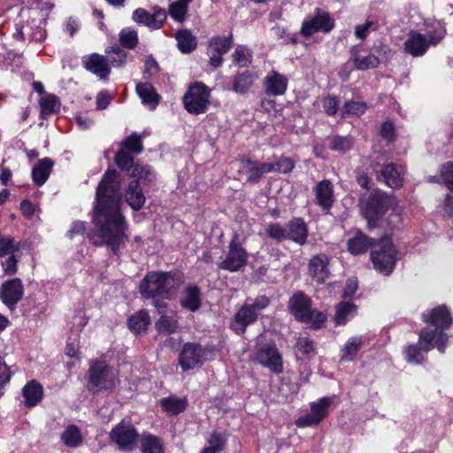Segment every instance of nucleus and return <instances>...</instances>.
Masks as SVG:
<instances>
[{"label": "nucleus", "instance_id": "nucleus-1", "mask_svg": "<svg viewBox=\"0 0 453 453\" xmlns=\"http://www.w3.org/2000/svg\"><path fill=\"white\" fill-rule=\"evenodd\" d=\"M120 188V173L116 169L108 167L96 188L91 211L92 223L101 240L88 236L94 246L105 245L118 257L128 240V223L122 211L123 196Z\"/></svg>", "mask_w": 453, "mask_h": 453}, {"label": "nucleus", "instance_id": "nucleus-2", "mask_svg": "<svg viewBox=\"0 0 453 453\" xmlns=\"http://www.w3.org/2000/svg\"><path fill=\"white\" fill-rule=\"evenodd\" d=\"M183 281L184 273L180 270L150 271L140 281L139 292L143 298L172 300Z\"/></svg>", "mask_w": 453, "mask_h": 453}, {"label": "nucleus", "instance_id": "nucleus-3", "mask_svg": "<svg viewBox=\"0 0 453 453\" xmlns=\"http://www.w3.org/2000/svg\"><path fill=\"white\" fill-rule=\"evenodd\" d=\"M313 301L303 290L295 291L288 302V310L291 316L300 323L309 326V328L319 331L325 326L327 313L312 307Z\"/></svg>", "mask_w": 453, "mask_h": 453}, {"label": "nucleus", "instance_id": "nucleus-4", "mask_svg": "<svg viewBox=\"0 0 453 453\" xmlns=\"http://www.w3.org/2000/svg\"><path fill=\"white\" fill-rule=\"evenodd\" d=\"M434 348L441 354L445 352V336L441 332L430 331L428 326H425L418 333V343L407 345L403 354L408 363L423 365L427 360L423 352L427 353Z\"/></svg>", "mask_w": 453, "mask_h": 453}, {"label": "nucleus", "instance_id": "nucleus-5", "mask_svg": "<svg viewBox=\"0 0 453 453\" xmlns=\"http://www.w3.org/2000/svg\"><path fill=\"white\" fill-rule=\"evenodd\" d=\"M127 173L131 180L125 188L124 198L133 211H139L146 203L143 188L153 182L156 177L151 166L144 164H137Z\"/></svg>", "mask_w": 453, "mask_h": 453}, {"label": "nucleus", "instance_id": "nucleus-6", "mask_svg": "<svg viewBox=\"0 0 453 453\" xmlns=\"http://www.w3.org/2000/svg\"><path fill=\"white\" fill-rule=\"evenodd\" d=\"M117 378L110 365L101 359L89 361L87 372V388L90 393L111 392L116 388Z\"/></svg>", "mask_w": 453, "mask_h": 453}, {"label": "nucleus", "instance_id": "nucleus-7", "mask_svg": "<svg viewBox=\"0 0 453 453\" xmlns=\"http://www.w3.org/2000/svg\"><path fill=\"white\" fill-rule=\"evenodd\" d=\"M398 251L388 236L378 239L370 252V259L373 268L385 276H389L395 270Z\"/></svg>", "mask_w": 453, "mask_h": 453}, {"label": "nucleus", "instance_id": "nucleus-8", "mask_svg": "<svg viewBox=\"0 0 453 453\" xmlns=\"http://www.w3.org/2000/svg\"><path fill=\"white\" fill-rule=\"evenodd\" d=\"M391 198L386 193L374 190L363 202L361 211L367 221V228L372 230L379 226L380 221L391 207Z\"/></svg>", "mask_w": 453, "mask_h": 453}, {"label": "nucleus", "instance_id": "nucleus-9", "mask_svg": "<svg viewBox=\"0 0 453 453\" xmlns=\"http://www.w3.org/2000/svg\"><path fill=\"white\" fill-rule=\"evenodd\" d=\"M142 151V136L137 133H132L120 142L113 162L120 171L129 173L137 164H142L140 160L134 158V156L141 154Z\"/></svg>", "mask_w": 453, "mask_h": 453}, {"label": "nucleus", "instance_id": "nucleus-10", "mask_svg": "<svg viewBox=\"0 0 453 453\" xmlns=\"http://www.w3.org/2000/svg\"><path fill=\"white\" fill-rule=\"evenodd\" d=\"M211 89L202 81L189 84L182 96L184 109L192 115L205 113L211 105Z\"/></svg>", "mask_w": 453, "mask_h": 453}, {"label": "nucleus", "instance_id": "nucleus-11", "mask_svg": "<svg viewBox=\"0 0 453 453\" xmlns=\"http://www.w3.org/2000/svg\"><path fill=\"white\" fill-rule=\"evenodd\" d=\"M212 350V347H204L198 342H185L178 357V364L181 371L188 372L203 365L207 360L206 356Z\"/></svg>", "mask_w": 453, "mask_h": 453}, {"label": "nucleus", "instance_id": "nucleus-12", "mask_svg": "<svg viewBox=\"0 0 453 453\" xmlns=\"http://www.w3.org/2000/svg\"><path fill=\"white\" fill-rule=\"evenodd\" d=\"M139 433L136 427L122 419L109 433V440L124 452L133 451L138 443Z\"/></svg>", "mask_w": 453, "mask_h": 453}, {"label": "nucleus", "instance_id": "nucleus-13", "mask_svg": "<svg viewBox=\"0 0 453 453\" xmlns=\"http://www.w3.org/2000/svg\"><path fill=\"white\" fill-rule=\"evenodd\" d=\"M421 319L424 323L434 326L430 331L441 332L445 336V348L448 346L449 336L445 333L453 324V316L449 307L445 304H440L432 309H427L421 314Z\"/></svg>", "mask_w": 453, "mask_h": 453}, {"label": "nucleus", "instance_id": "nucleus-14", "mask_svg": "<svg viewBox=\"0 0 453 453\" xmlns=\"http://www.w3.org/2000/svg\"><path fill=\"white\" fill-rule=\"evenodd\" d=\"M334 27L335 22L331 14L321 8H316L312 17L303 19L300 35L303 37H310L318 32L328 34Z\"/></svg>", "mask_w": 453, "mask_h": 453}, {"label": "nucleus", "instance_id": "nucleus-15", "mask_svg": "<svg viewBox=\"0 0 453 453\" xmlns=\"http://www.w3.org/2000/svg\"><path fill=\"white\" fill-rule=\"evenodd\" d=\"M248 263V252L242 247L239 237L234 234L228 244V253L219 265V268L231 273L238 272Z\"/></svg>", "mask_w": 453, "mask_h": 453}, {"label": "nucleus", "instance_id": "nucleus-16", "mask_svg": "<svg viewBox=\"0 0 453 453\" xmlns=\"http://www.w3.org/2000/svg\"><path fill=\"white\" fill-rule=\"evenodd\" d=\"M255 360L275 374L283 372L282 356L273 342L265 343L257 347Z\"/></svg>", "mask_w": 453, "mask_h": 453}, {"label": "nucleus", "instance_id": "nucleus-17", "mask_svg": "<svg viewBox=\"0 0 453 453\" xmlns=\"http://www.w3.org/2000/svg\"><path fill=\"white\" fill-rule=\"evenodd\" d=\"M23 296L24 285L19 278L8 279L1 284L0 300L11 311L16 309Z\"/></svg>", "mask_w": 453, "mask_h": 453}, {"label": "nucleus", "instance_id": "nucleus-18", "mask_svg": "<svg viewBox=\"0 0 453 453\" xmlns=\"http://www.w3.org/2000/svg\"><path fill=\"white\" fill-rule=\"evenodd\" d=\"M313 203L320 208L324 214H330L335 202L334 189L332 181L324 179L319 181L312 188Z\"/></svg>", "mask_w": 453, "mask_h": 453}, {"label": "nucleus", "instance_id": "nucleus-19", "mask_svg": "<svg viewBox=\"0 0 453 453\" xmlns=\"http://www.w3.org/2000/svg\"><path fill=\"white\" fill-rule=\"evenodd\" d=\"M132 19L140 25L157 30L164 26L167 19V13L165 9L157 5L153 7L152 13L144 8H137L133 12Z\"/></svg>", "mask_w": 453, "mask_h": 453}, {"label": "nucleus", "instance_id": "nucleus-20", "mask_svg": "<svg viewBox=\"0 0 453 453\" xmlns=\"http://www.w3.org/2000/svg\"><path fill=\"white\" fill-rule=\"evenodd\" d=\"M259 313H256L248 303L241 306L231 319L229 328L237 335H243L249 326L256 323Z\"/></svg>", "mask_w": 453, "mask_h": 453}, {"label": "nucleus", "instance_id": "nucleus-21", "mask_svg": "<svg viewBox=\"0 0 453 453\" xmlns=\"http://www.w3.org/2000/svg\"><path fill=\"white\" fill-rule=\"evenodd\" d=\"M242 172L246 176V182L250 184H257L261 181L264 174L269 173L267 163L253 160L249 157H242L240 159Z\"/></svg>", "mask_w": 453, "mask_h": 453}, {"label": "nucleus", "instance_id": "nucleus-22", "mask_svg": "<svg viewBox=\"0 0 453 453\" xmlns=\"http://www.w3.org/2000/svg\"><path fill=\"white\" fill-rule=\"evenodd\" d=\"M330 259L325 253L313 256L308 263V273L317 285H322L330 275Z\"/></svg>", "mask_w": 453, "mask_h": 453}, {"label": "nucleus", "instance_id": "nucleus-23", "mask_svg": "<svg viewBox=\"0 0 453 453\" xmlns=\"http://www.w3.org/2000/svg\"><path fill=\"white\" fill-rule=\"evenodd\" d=\"M288 85V79L276 70L270 71L263 80V88L266 96H283Z\"/></svg>", "mask_w": 453, "mask_h": 453}, {"label": "nucleus", "instance_id": "nucleus-24", "mask_svg": "<svg viewBox=\"0 0 453 453\" xmlns=\"http://www.w3.org/2000/svg\"><path fill=\"white\" fill-rule=\"evenodd\" d=\"M83 67L102 80L107 79L111 73V65L106 58L98 53L84 56L81 59Z\"/></svg>", "mask_w": 453, "mask_h": 453}, {"label": "nucleus", "instance_id": "nucleus-25", "mask_svg": "<svg viewBox=\"0 0 453 453\" xmlns=\"http://www.w3.org/2000/svg\"><path fill=\"white\" fill-rule=\"evenodd\" d=\"M375 172L377 180L385 183L391 188H400L403 184L400 167L393 162L384 164L380 170Z\"/></svg>", "mask_w": 453, "mask_h": 453}, {"label": "nucleus", "instance_id": "nucleus-26", "mask_svg": "<svg viewBox=\"0 0 453 453\" xmlns=\"http://www.w3.org/2000/svg\"><path fill=\"white\" fill-rule=\"evenodd\" d=\"M429 49L425 35L411 30L403 42V51L413 58L424 56Z\"/></svg>", "mask_w": 453, "mask_h": 453}, {"label": "nucleus", "instance_id": "nucleus-27", "mask_svg": "<svg viewBox=\"0 0 453 453\" xmlns=\"http://www.w3.org/2000/svg\"><path fill=\"white\" fill-rule=\"evenodd\" d=\"M309 235L308 226L303 218L295 217L287 223V240L303 246Z\"/></svg>", "mask_w": 453, "mask_h": 453}, {"label": "nucleus", "instance_id": "nucleus-28", "mask_svg": "<svg viewBox=\"0 0 453 453\" xmlns=\"http://www.w3.org/2000/svg\"><path fill=\"white\" fill-rule=\"evenodd\" d=\"M378 239L369 237L361 230H357L353 237L349 239L347 245L350 254L357 256L372 250Z\"/></svg>", "mask_w": 453, "mask_h": 453}, {"label": "nucleus", "instance_id": "nucleus-29", "mask_svg": "<svg viewBox=\"0 0 453 453\" xmlns=\"http://www.w3.org/2000/svg\"><path fill=\"white\" fill-rule=\"evenodd\" d=\"M180 306L191 312L200 310L202 305V292L198 286L188 285L183 291V296L180 299Z\"/></svg>", "mask_w": 453, "mask_h": 453}, {"label": "nucleus", "instance_id": "nucleus-30", "mask_svg": "<svg viewBox=\"0 0 453 453\" xmlns=\"http://www.w3.org/2000/svg\"><path fill=\"white\" fill-rule=\"evenodd\" d=\"M138 443L141 453H165L163 439L150 432L139 434Z\"/></svg>", "mask_w": 453, "mask_h": 453}, {"label": "nucleus", "instance_id": "nucleus-31", "mask_svg": "<svg viewBox=\"0 0 453 453\" xmlns=\"http://www.w3.org/2000/svg\"><path fill=\"white\" fill-rule=\"evenodd\" d=\"M257 79V75L253 71L237 72L233 78L231 89L236 94H246L253 87Z\"/></svg>", "mask_w": 453, "mask_h": 453}, {"label": "nucleus", "instance_id": "nucleus-32", "mask_svg": "<svg viewBox=\"0 0 453 453\" xmlns=\"http://www.w3.org/2000/svg\"><path fill=\"white\" fill-rule=\"evenodd\" d=\"M135 90L142 103L144 105H148L150 110H155L159 104L160 96L150 82L137 83Z\"/></svg>", "mask_w": 453, "mask_h": 453}, {"label": "nucleus", "instance_id": "nucleus-33", "mask_svg": "<svg viewBox=\"0 0 453 453\" xmlns=\"http://www.w3.org/2000/svg\"><path fill=\"white\" fill-rule=\"evenodd\" d=\"M54 160L50 157H43L40 159L32 169L33 182L37 187H42L48 180L53 166Z\"/></svg>", "mask_w": 453, "mask_h": 453}, {"label": "nucleus", "instance_id": "nucleus-34", "mask_svg": "<svg viewBox=\"0 0 453 453\" xmlns=\"http://www.w3.org/2000/svg\"><path fill=\"white\" fill-rule=\"evenodd\" d=\"M22 395L25 406L35 407L43 398V387L35 380H29L22 388Z\"/></svg>", "mask_w": 453, "mask_h": 453}, {"label": "nucleus", "instance_id": "nucleus-35", "mask_svg": "<svg viewBox=\"0 0 453 453\" xmlns=\"http://www.w3.org/2000/svg\"><path fill=\"white\" fill-rule=\"evenodd\" d=\"M358 306L349 301H342L335 305L334 321L337 326H345L357 315Z\"/></svg>", "mask_w": 453, "mask_h": 453}, {"label": "nucleus", "instance_id": "nucleus-36", "mask_svg": "<svg viewBox=\"0 0 453 453\" xmlns=\"http://www.w3.org/2000/svg\"><path fill=\"white\" fill-rule=\"evenodd\" d=\"M350 55L353 65L357 70L365 71L373 69L378 67L380 63L379 58L374 54L362 57L360 55V48L357 45L351 47Z\"/></svg>", "mask_w": 453, "mask_h": 453}, {"label": "nucleus", "instance_id": "nucleus-37", "mask_svg": "<svg viewBox=\"0 0 453 453\" xmlns=\"http://www.w3.org/2000/svg\"><path fill=\"white\" fill-rule=\"evenodd\" d=\"M159 404L162 411L167 415L176 416L187 409L188 400L186 397L180 398L176 395H169L162 398Z\"/></svg>", "mask_w": 453, "mask_h": 453}, {"label": "nucleus", "instance_id": "nucleus-38", "mask_svg": "<svg viewBox=\"0 0 453 453\" xmlns=\"http://www.w3.org/2000/svg\"><path fill=\"white\" fill-rule=\"evenodd\" d=\"M150 322L149 311L142 309L127 319V326L133 334H140L147 331Z\"/></svg>", "mask_w": 453, "mask_h": 453}, {"label": "nucleus", "instance_id": "nucleus-39", "mask_svg": "<svg viewBox=\"0 0 453 453\" xmlns=\"http://www.w3.org/2000/svg\"><path fill=\"white\" fill-rule=\"evenodd\" d=\"M122 47L115 44L108 46L105 53L109 56V64L113 67H123L128 61H133L134 58Z\"/></svg>", "mask_w": 453, "mask_h": 453}, {"label": "nucleus", "instance_id": "nucleus-40", "mask_svg": "<svg viewBox=\"0 0 453 453\" xmlns=\"http://www.w3.org/2000/svg\"><path fill=\"white\" fill-rule=\"evenodd\" d=\"M180 323L176 312L173 315L161 314L155 322V329L159 334H173L178 332Z\"/></svg>", "mask_w": 453, "mask_h": 453}, {"label": "nucleus", "instance_id": "nucleus-41", "mask_svg": "<svg viewBox=\"0 0 453 453\" xmlns=\"http://www.w3.org/2000/svg\"><path fill=\"white\" fill-rule=\"evenodd\" d=\"M178 49L183 54H189L197 47V40L188 29H179L175 34Z\"/></svg>", "mask_w": 453, "mask_h": 453}, {"label": "nucleus", "instance_id": "nucleus-42", "mask_svg": "<svg viewBox=\"0 0 453 453\" xmlns=\"http://www.w3.org/2000/svg\"><path fill=\"white\" fill-rule=\"evenodd\" d=\"M363 343V336L350 337L341 349V360L354 361Z\"/></svg>", "mask_w": 453, "mask_h": 453}, {"label": "nucleus", "instance_id": "nucleus-43", "mask_svg": "<svg viewBox=\"0 0 453 453\" xmlns=\"http://www.w3.org/2000/svg\"><path fill=\"white\" fill-rule=\"evenodd\" d=\"M40 119H46L50 115L57 112V107L59 105L58 97L54 94H45L39 101Z\"/></svg>", "mask_w": 453, "mask_h": 453}, {"label": "nucleus", "instance_id": "nucleus-44", "mask_svg": "<svg viewBox=\"0 0 453 453\" xmlns=\"http://www.w3.org/2000/svg\"><path fill=\"white\" fill-rule=\"evenodd\" d=\"M267 166L271 168L268 169L269 173L288 174L294 170L296 162L292 158L283 155L280 157L274 156L273 161L267 163Z\"/></svg>", "mask_w": 453, "mask_h": 453}, {"label": "nucleus", "instance_id": "nucleus-45", "mask_svg": "<svg viewBox=\"0 0 453 453\" xmlns=\"http://www.w3.org/2000/svg\"><path fill=\"white\" fill-rule=\"evenodd\" d=\"M119 46L126 50H134L139 43L138 32L131 27H125L119 34Z\"/></svg>", "mask_w": 453, "mask_h": 453}, {"label": "nucleus", "instance_id": "nucleus-46", "mask_svg": "<svg viewBox=\"0 0 453 453\" xmlns=\"http://www.w3.org/2000/svg\"><path fill=\"white\" fill-rule=\"evenodd\" d=\"M61 439L65 446L76 448L82 442L80 428L76 425H69L61 434Z\"/></svg>", "mask_w": 453, "mask_h": 453}, {"label": "nucleus", "instance_id": "nucleus-47", "mask_svg": "<svg viewBox=\"0 0 453 453\" xmlns=\"http://www.w3.org/2000/svg\"><path fill=\"white\" fill-rule=\"evenodd\" d=\"M192 0H176L169 5V15L177 22L182 23L188 14V4Z\"/></svg>", "mask_w": 453, "mask_h": 453}, {"label": "nucleus", "instance_id": "nucleus-48", "mask_svg": "<svg viewBox=\"0 0 453 453\" xmlns=\"http://www.w3.org/2000/svg\"><path fill=\"white\" fill-rule=\"evenodd\" d=\"M333 403V398L323 396L318 402L311 404V412L320 421L324 420L329 414L328 408Z\"/></svg>", "mask_w": 453, "mask_h": 453}, {"label": "nucleus", "instance_id": "nucleus-49", "mask_svg": "<svg viewBox=\"0 0 453 453\" xmlns=\"http://www.w3.org/2000/svg\"><path fill=\"white\" fill-rule=\"evenodd\" d=\"M328 139V148L333 151L345 153L353 147V139L350 136L334 135Z\"/></svg>", "mask_w": 453, "mask_h": 453}, {"label": "nucleus", "instance_id": "nucleus-50", "mask_svg": "<svg viewBox=\"0 0 453 453\" xmlns=\"http://www.w3.org/2000/svg\"><path fill=\"white\" fill-rule=\"evenodd\" d=\"M207 442L208 446H206V448H208L211 450H213L216 453H220L225 449L226 446L227 435L224 432L214 430L211 434V436L208 439Z\"/></svg>", "mask_w": 453, "mask_h": 453}, {"label": "nucleus", "instance_id": "nucleus-51", "mask_svg": "<svg viewBox=\"0 0 453 453\" xmlns=\"http://www.w3.org/2000/svg\"><path fill=\"white\" fill-rule=\"evenodd\" d=\"M447 30L446 27L441 23H436L432 26V28L429 29L426 35V42L430 46H436L439 44L446 36Z\"/></svg>", "mask_w": 453, "mask_h": 453}, {"label": "nucleus", "instance_id": "nucleus-52", "mask_svg": "<svg viewBox=\"0 0 453 453\" xmlns=\"http://www.w3.org/2000/svg\"><path fill=\"white\" fill-rule=\"evenodd\" d=\"M266 234L278 243L287 240V226H284L280 223H270L266 227Z\"/></svg>", "mask_w": 453, "mask_h": 453}, {"label": "nucleus", "instance_id": "nucleus-53", "mask_svg": "<svg viewBox=\"0 0 453 453\" xmlns=\"http://www.w3.org/2000/svg\"><path fill=\"white\" fill-rule=\"evenodd\" d=\"M233 62L239 67H247L252 62V56L245 47L238 45L233 53Z\"/></svg>", "mask_w": 453, "mask_h": 453}, {"label": "nucleus", "instance_id": "nucleus-54", "mask_svg": "<svg viewBox=\"0 0 453 453\" xmlns=\"http://www.w3.org/2000/svg\"><path fill=\"white\" fill-rule=\"evenodd\" d=\"M19 250V245L15 243V240L12 236H3L0 234V257L7 255L15 254Z\"/></svg>", "mask_w": 453, "mask_h": 453}, {"label": "nucleus", "instance_id": "nucleus-55", "mask_svg": "<svg viewBox=\"0 0 453 453\" xmlns=\"http://www.w3.org/2000/svg\"><path fill=\"white\" fill-rule=\"evenodd\" d=\"M233 45V35L230 34L228 36H212L208 41L209 47H215L221 50L223 53H227Z\"/></svg>", "mask_w": 453, "mask_h": 453}, {"label": "nucleus", "instance_id": "nucleus-56", "mask_svg": "<svg viewBox=\"0 0 453 453\" xmlns=\"http://www.w3.org/2000/svg\"><path fill=\"white\" fill-rule=\"evenodd\" d=\"M380 135L388 143L394 142L396 139V129L394 122L391 120L382 122Z\"/></svg>", "mask_w": 453, "mask_h": 453}, {"label": "nucleus", "instance_id": "nucleus-57", "mask_svg": "<svg viewBox=\"0 0 453 453\" xmlns=\"http://www.w3.org/2000/svg\"><path fill=\"white\" fill-rule=\"evenodd\" d=\"M273 31L278 39H282L285 44L296 45L298 43V37L296 34H291L284 27L275 26Z\"/></svg>", "mask_w": 453, "mask_h": 453}, {"label": "nucleus", "instance_id": "nucleus-58", "mask_svg": "<svg viewBox=\"0 0 453 453\" xmlns=\"http://www.w3.org/2000/svg\"><path fill=\"white\" fill-rule=\"evenodd\" d=\"M368 106L365 102H357V101H347L344 104V109L347 114L361 116L365 113Z\"/></svg>", "mask_w": 453, "mask_h": 453}, {"label": "nucleus", "instance_id": "nucleus-59", "mask_svg": "<svg viewBox=\"0 0 453 453\" xmlns=\"http://www.w3.org/2000/svg\"><path fill=\"white\" fill-rule=\"evenodd\" d=\"M12 372L0 356V398L4 395V387L10 382Z\"/></svg>", "mask_w": 453, "mask_h": 453}, {"label": "nucleus", "instance_id": "nucleus-60", "mask_svg": "<svg viewBox=\"0 0 453 453\" xmlns=\"http://www.w3.org/2000/svg\"><path fill=\"white\" fill-rule=\"evenodd\" d=\"M323 109L327 116L334 117L339 110L340 100L336 96H326L323 99Z\"/></svg>", "mask_w": 453, "mask_h": 453}, {"label": "nucleus", "instance_id": "nucleus-61", "mask_svg": "<svg viewBox=\"0 0 453 453\" xmlns=\"http://www.w3.org/2000/svg\"><path fill=\"white\" fill-rule=\"evenodd\" d=\"M379 26L376 21L366 20L365 23L362 25H357L355 27V35L357 38L360 40H365L368 36L369 31H377Z\"/></svg>", "mask_w": 453, "mask_h": 453}, {"label": "nucleus", "instance_id": "nucleus-62", "mask_svg": "<svg viewBox=\"0 0 453 453\" xmlns=\"http://www.w3.org/2000/svg\"><path fill=\"white\" fill-rule=\"evenodd\" d=\"M441 177L445 186L453 191V162L449 161L441 167Z\"/></svg>", "mask_w": 453, "mask_h": 453}, {"label": "nucleus", "instance_id": "nucleus-63", "mask_svg": "<svg viewBox=\"0 0 453 453\" xmlns=\"http://www.w3.org/2000/svg\"><path fill=\"white\" fill-rule=\"evenodd\" d=\"M296 347L304 356L315 352V342L308 336L300 337L296 342Z\"/></svg>", "mask_w": 453, "mask_h": 453}, {"label": "nucleus", "instance_id": "nucleus-64", "mask_svg": "<svg viewBox=\"0 0 453 453\" xmlns=\"http://www.w3.org/2000/svg\"><path fill=\"white\" fill-rule=\"evenodd\" d=\"M159 65L153 56H149L144 62L143 78L144 80H150L152 75L159 72Z\"/></svg>", "mask_w": 453, "mask_h": 453}]
</instances>
